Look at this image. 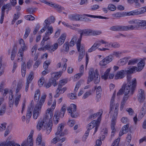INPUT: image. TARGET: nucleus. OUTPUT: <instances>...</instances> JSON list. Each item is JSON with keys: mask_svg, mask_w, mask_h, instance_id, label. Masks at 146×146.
Instances as JSON below:
<instances>
[{"mask_svg": "<svg viewBox=\"0 0 146 146\" xmlns=\"http://www.w3.org/2000/svg\"><path fill=\"white\" fill-rule=\"evenodd\" d=\"M127 74L128 82L127 84H124L122 88H124L123 93L125 95L129 94V95H131L133 93L136 89L137 82L135 78H134L130 81L131 78V74Z\"/></svg>", "mask_w": 146, "mask_h": 146, "instance_id": "obj_1", "label": "nucleus"}, {"mask_svg": "<svg viewBox=\"0 0 146 146\" xmlns=\"http://www.w3.org/2000/svg\"><path fill=\"white\" fill-rule=\"evenodd\" d=\"M55 101H54L51 107L46 110L43 119L38 121L36 125V129L38 130H40L45 125L47 124L48 122L51 119L53 115L52 111L55 108Z\"/></svg>", "mask_w": 146, "mask_h": 146, "instance_id": "obj_2", "label": "nucleus"}, {"mask_svg": "<svg viewBox=\"0 0 146 146\" xmlns=\"http://www.w3.org/2000/svg\"><path fill=\"white\" fill-rule=\"evenodd\" d=\"M145 65V63L142 60L138 63L137 67L133 66L128 67L125 70H120L117 73H133L136 72H139L143 69Z\"/></svg>", "mask_w": 146, "mask_h": 146, "instance_id": "obj_3", "label": "nucleus"}, {"mask_svg": "<svg viewBox=\"0 0 146 146\" xmlns=\"http://www.w3.org/2000/svg\"><path fill=\"white\" fill-rule=\"evenodd\" d=\"M34 133L33 131H31L30 134L28 137L27 140L24 141L21 144V146H31L33 145V136ZM10 146H21L18 143H15L14 141H10Z\"/></svg>", "mask_w": 146, "mask_h": 146, "instance_id": "obj_4", "label": "nucleus"}, {"mask_svg": "<svg viewBox=\"0 0 146 146\" xmlns=\"http://www.w3.org/2000/svg\"><path fill=\"white\" fill-rule=\"evenodd\" d=\"M141 20L139 19H132L128 22L129 24L131 25L125 26L127 31L138 29L141 28Z\"/></svg>", "mask_w": 146, "mask_h": 146, "instance_id": "obj_5", "label": "nucleus"}, {"mask_svg": "<svg viewBox=\"0 0 146 146\" xmlns=\"http://www.w3.org/2000/svg\"><path fill=\"white\" fill-rule=\"evenodd\" d=\"M19 44L20 45L21 48L19 49L17 55L19 57H21L20 58H18V60L22 61L23 60V56L24 52L27 50L28 49V47L26 45L24 40L22 39H20L19 41Z\"/></svg>", "mask_w": 146, "mask_h": 146, "instance_id": "obj_6", "label": "nucleus"}, {"mask_svg": "<svg viewBox=\"0 0 146 146\" xmlns=\"http://www.w3.org/2000/svg\"><path fill=\"white\" fill-rule=\"evenodd\" d=\"M79 33L80 34V38H79L76 42L78 50L80 49V46L81 42L83 35L88 36L91 35L92 30L90 29H85L83 30L79 29L78 31Z\"/></svg>", "mask_w": 146, "mask_h": 146, "instance_id": "obj_7", "label": "nucleus"}, {"mask_svg": "<svg viewBox=\"0 0 146 146\" xmlns=\"http://www.w3.org/2000/svg\"><path fill=\"white\" fill-rule=\"evenodd\" d=\"M115 96V94L114 92L111 99L110 104V111L111 112V111L113 110H114V115L117 116L118 113V108L119 106V104L118 103H114V99Z\"/></svg>", "mask_w": 146, "mask_h": 146, "instance_id": "obj_8", "label": "nucleus"}, {"mask_svg": "<svg viewBox=\"0 0 146 146\" xmlns=\"http://www.w3.org/2000/svg\"><path fill=\"white\" fill-rule=\"evenodd\" d=\"M46 95H43L41 97L40 100L35 106L33 111L40 113L41 110L46 98Z\"/></svg>", "mask_w": 146, "mask_h": 146, "instance_id": "obj_9", "label": "nucleus"}, {"mask_svg": "<svg viewBox=\"0 0 146 146\" xmlns=\"http://www.w3.org/2000/svg\"><path fill=\"white\" fill-rule=\"evenodd\" d=\"M114 75L113 74H102L101 78L102 79L106 80L107 79H112L115 76V79H121L125 76L124 74H115Z\"/></svg>", "mask_w": 146, "mask_h": 146, "instance_id": "obj_10", "label": "nucleus"}, {"mask_svg": "<svg viewBox=\"0 0 146 146\" xmlns=\"http://www.w3.org/2000/svg\"><path fill=\"white\" fill-rule=\"evenodd\" d=\"M100 124L99 119H98V121H93L89 124L87 127V130L88 132H89L90 130L92 129H93L94 127V129H93L94 130V135L96 132L97 130L98 127L99 126Z\"/></svg>", "mask_w": 146, "mask_h": 146, "instance_id": "obj_11", "label": "nucleus"}, {"mask_svg": "<svg viewBox=\"0 0 146 146\" xmlns=\"http://www.w3.org/2000/svg\"><path fill=\"white\" fill-rule=\"evenodd\" d=\"M93 80H94V83L97 84L100 82V77L98 74H90L88 78V82H90Z\"/></svg>", "mask_w": 146, "mask_h": 146, "instance_id": "obj_12", "label": "nucleus"}, {"mask_svg": "<svg viewBox=\"0 0 146 146\" xmlns=\"http://www.w3.org/2000/svg\"><path fill=\"white\" fill-rule=\"evenodd\" d=\"M113 59V56L112 55H109L105 57L103 59L100 61L99 64L101 66H105L107 64L111 62Z\"/></svg>", "mask_w": 146, "mask_h": 146, "instance_id": "obj_13", "label": "nucleus"}, {"mask_svg": "<svg viewBox=\"0 0 146 146\" xmlns=\"http://www.w3.org/2000/svg\"><path fill=\"white\" fill-rule=\"evenodd\" d=\"M77 106L74 104H71L68 108L67 111L70 114L72 117H75L76 116L75 112L76 110Z\"/></svg>", "mask_w": 146, "mask_h": 146, "instance_id": "obj_14", "label": "nucleus"}, {"mask_svg": "<svg viewBox=\"0 0 146 146\" xmlns=\"http://www.w3.org/2000/svg\"><path fill=\"white\" fill-rule=\"evenodd\" d=\"M110 30L114 31H126V26L122 25L113 26L111 27Z\"/></svg>", "mask_w": 146, "mask_h": 146, "instance_id": "obj_15", "label": "nucleus"}, {"mask_svg": "<svg viewBox=\"0 0 146 146\" xmlns=\"http://www.w3.org/2000/svg\"><path fill=\"white\" fill-rule=\"evenodd\" d=\"M137 96L138 101L139 102L142 103L144 101L145 96L143 90L140 89L139 90Z\"/></svg>", "mask_w": 146, "mask_h": 146, "instance_id": "obj_16", "label": "nucleus"}, {"mask_svg": "<svg viewBox=\"0 0 146 146\" xmlns=\"http://www.w3.org/2000/svg\"><path fill=\"white\" fill-rule=\"evenodd\" d=\"M46 31L45 36L46 39H50L49 36L53 32V28L52 26H49V25L46 27Z\"/></svg>", "mask_w": 146, "mask_h": 146, "instance_id": "obj_17", "label": "nucleus"}, {"mask_svg": "<svg viewBox=\"0 0 146 146\" xmlns=\"http://www.w3.org/2000/svg\"><path fill=\"white\" fill-rule=\"evenodd\" d=\"M61 76V74H52L51 78L50 79L54 83V86H55L58 85L56 80Z\"/></svg>", "mask_w": 146, "mask_h": 146, "instance_id": "obj_18", "label": "nucleus"}, {"mask_svg": "<svg viewBox=\"0 0 146 146\" xmlns=\"http://www.w3.org/2000/svg\"><path fill=\"white\" fill-rule=\"evenodd\" d=\"M117 119V116L113 115L111 119V129L112 130L111 136L114 135V132L115 131V126L116 124V121Z\"/></svg>", "mask_w": 146, "mask_h": 146, "instance_id": "obj_19", "label": "nucleus"}, {"mask_svg": "<svg viewBox=\"0 0 146 146\" xmlns=\"http://www.w3.org/2000/svg\"><path fill=\"white\" fill-rule=\"evenodd\" d=\"M66 88L64 87L62 88V86L60 85H58V87L56 90V94L54 96V97H58L60 94L63 93L66 90Z\"/></svg>", "mask_w": 146, "mask_h": 146, "instance_id": "obj_20", "label": "nucleus"}, {"mask_svg": "<svg viewBox=\"0 0 146 146\" xmlns=\"http://www.w3.org/2000/svg\"><path fill=\"white\" fill-rule=\"evenodd\" d=\"M61 113L58 111H56L54 114L53 119L54 123L56 124L59 121L60 117H61V115H60Z\"/></svg>", "mask_w": 146, "mask_h": 146, "instance_id": "obj_21", "label": "nucleus"}, {"mask_svg": "<svg viewBox=\"0 0 146 146\" xmlns=\"http://www.w3.org/2000/svg\"><path fill=\"white\" fill-rule=\"evenodd\" d=\"M66 35L65 34L61 35L57 40L56 43L58 44V46H60L63 44L66 39Z\"/></svg>", "mask_w": 146, "mask_h": 146, "instance_id": "obj_22", "label": "nucleus"}, {"mask_svg": "<svg viewBox=\"0 0 146 146\" xmlns=\"http://www.w3.org/2000/svg\"><path fill=\"white\" fill-rule=\"evenodd\" d=\"M41 2L46 4L51 7H54L56 9L58 7H60L59 5L57 4H55L51 2H48L47 1H44V0H40Z\"/></svg>", "mask_w": 146, "mask_h": 146, "instance_id": "obj_23", "label": "nucleus"}, {"mask_svg": "<svg viewBox=\"0 0 146 146\" xmlns=\"http://www.w3.org/2000/svg\"><path fill=\"white\" fill-rule=\"evenodd\" d=\"M23 85V82L21 80H20L18 83L17 85L15 88V94H20L19 93L20 90L21 89Z\"/></svg>", "mask_w": 146, "mask_h": 146, "instance_id": "obj_24", "label": "nucleus"}, {"mask_svg": "<svg viewBox=\"0 0 146 146\" xmlns=\"http://www.w3.org/2000/svg\"><path fill=\"white\" fill-rule=\"evenodd\" d=\"M146 113V102H145L141 109L139 117L141 118L144 116Z\"/></svg>", "mask_w": 146, "mask_h": 146, "instance_id": "obj_25", "label": "nucleus"}, {"mask_svg": "<svg viewBox=\"0 0 146 146\" xmlns=\"http://www.w3.org/2000/svg\"><path fill=\"white\" fill-rule=\"evenodd\" d=\"M82 17V15L78 14L71 15L69 16L70 19L74 21H79Z\"/></svg>", "mask_w": 146, "mask_h": 146, "instance_id": "obj_26", "label": "nucleus"}, {"mask_svg": "<svg viewBox=\"0 0 146 146\" xmlns=\"http://www.w3.org/2000/svg\"><path fill=\"white\" fill-rule=\"evenodd\" d=\"M64 127V125L63 123H61L59 125L57 131L55 133L56 135H59L60 136H61L62 135V132Z\"/></svg>", "mask_w": 146, "mask_h": 146, "instance_id": "obj_27", "label": "nucleus"}, {"mask_svg": "<svg viewBox=\"0 0 146 146\" xmlns=\"http://www.w3.org/2000/svg\"><path fill=\"white\" fill-rule=\"evenodd\" d=\"M112 16L114 17V19H117L118 18L125 17L126 15V12H117L116 13H113L112 14Z\"/></svg>", "mask_w": 146, "mask_h": 146, "instance_id": "obj_28", "label": "nucleus"}, {"mask_svg": "<svg viewBox=\"0 0 146 146\" xmlns=\"http://www.w3.org/2000/svg\"><path fill=\"white\" fill-rule=\"evenodd\" d=\"M77 47L78 51L79 52V54L78 57V61L80 62L82 59L85 55V51L84 49H82V50H81L80 49H80L78 50L77 46Z\"/></svg>", "mask_w": 146, "mask_h": 146, "instance_id": "obj_29", "label": "nucleus"}, {"mask_svg": "<svg viewBox=\"0 0 146 146\" xmlns=\"http://www.w3.org/2000/svg\"><path fill=\"white\" fill-rule=\"evenodd\" d=\"M11 8V5L9 4H7L4 5L1 8V12L3 13H5V10L7 9L6 12L8 13L9 11L10 10Z\"/></svg>", "mask_w": 146, "mask_h": 146, "instance_id": "obj_30", "label": "nucleus"}, {"mask_svg": "<svg viewBox=\"0 0 146 146\" xmlns=\"http://www.w3.org/2000/svg\"><path fill=\"white\" fill-rule=\"evenodd\" d=\"M47 126L46 127V133L47 134H49L51 131L52 126V123L51 119L48 122L47 124Z\"/></svg>", "mask_w": 146, "mask_h": 146, "instance_id": "obj_31", "label": "nucleus"}, {"mask_svg": "<svg viewBox=\"0 0 146 146\" xmlns=\"http://www.w3.org/2000/svg\"><path fill=\"white\" fill-rule=\"evenodd\" d=\"M50 24V21H48L47 19H46L44 21V23H43L44 27L40 30V33H41L45 31L46 27L49 25Z\"/></svg>", "mask_w": 146, "mask_h": 146, "instance_id": "obj_32", "label": "nucleus"}, {"mask_svg": "<svg viewBox=\"0 0 146 146\" xmlns=\"http://www.w3.org/2000/svg\"><path fill=\"white\" fill-rule=\"evenodd\" d=\"M40 92L39 89L37 90L35 92L34 96V100L35 101L37 102L40 98Z\"/></svg>", "mask_w": 146, "mask_h": 146, "instance_id": "obj_33", "label": "nucleus"}, {"mask_svg": "<svg viewBox=\"0 0 146 146\" xmlns=\"http://www.w3.org/2000/svg\"><path fill=\"white\" fill-rule=\"evenodd\" d=\"M21 96V94H15L14 104L16 106H17L19 102Z\"/></svg>", "mask_w": 146, "mask_h": 146, "instance_id": "obj_34", "label": "nucleus"}, {"mask_svg": "<svg viewBox=\"0 0 146 146\" xmlns=\"http://www.w3.org/2000/svg\"><path fill=\"white\" fill-rule=\"evenodd\" d=\"M128 98V97L127 96H124L121 101V106L120 107V110L121 111L123 110L126 101L127 100Z\"/></svg>", "mask_w": 146, "mask_h": 146, "instance_id": "obj_35", "label": "nucleus"}, {"mask_svg": "<svg viewBox=\"0 0 146 146\" xmlns=\"http://www.w3.org/2000/svg\"><path fill=\"white\" fill-rule=\"evenodd\" d=\"M140 61L138 58L132 59L129 60L128 65H134Z\"/></svg>", "mask_w": 146, "mask_h": 146, "instance_id": "obj_36", "label": "nucleus"}, {"mask_svg": "<svg viewBox=\"0 0 146 146\" xmlns=\"http://www.w3.org/2000/svg\"><path fill=\"white\" fill-rule=\"evenodd\" d=\"M84 16H86L88 17H91V18H98L101 19H108V18L107 17H103L101 16H96L94 15H88L87 14H84Z\"/></svg>", "mask_w": 146, "mask_h": 146, "instance_id": "obj_37", "label": "nucleus"}, {"mask_svg": "<svg viewBox=\"0 0 146 146\" xmlns=\"http://www.w3.org/2000/svg\"><path fill=\"white\" fill-rule=\"evenodd\" d=\"M102 112H100L98 113H96L90 116L89 117V118H95L96 117H98V119H99L100 121H101L100 119V117L101 116V115H102Z\"/></svg>", "mask_w": 146, "mask_h": 146, "instance_id": "obj_38", "label": "nucleus"}, {"mask_svg": "<svg viewBox=\"0 0 146 146\" xmlns=\"http://www.w3.org/2000/svg\"><path fill=\"white\" fill-rule=\"evenodd\" d=\"M31 115V111L30 110H28L26 115V122L27 123H28L29 122Z\"/></svg>", "mask_w": 146, "mask_h": 146, "instance_id": "obj_39", "label": "nucleus"}, {"mask_svg": "<svg viewBox=\"0 0 146 146\" xmlns=\"http://www.w3.org/2000/svg\"><path fill=\"white\" fill-rule=\"evenodd\" d=\"M139 15L138 12V11L137 10H135L133 11H132L129 12H126V15L127 16H131V15Z\"/></svg>", "mask_w": 146, "mask_h": 146, "instance_id": "obj_40", "label": "nucleus"}, {"mask_svg": "<svg viewBox=\"0 0 146 146\" xmlns=\"http://www.w3.org/2000/svg\"><path fill=\"white\" fill-rule=\"evenodd\" d=\"M31 31V29L29 27H27L25 29V32L23 36V38L26 39L28 36Z\"/></svg>", "mask_w": 146, "mask_h": 146, "instance_id": "obj_41", "label": "nucleus"}, {"mask_svg": "<svg viewBox=\"0 0 146 146\" xmlns=\"http://www.w3.org/2000/svg\"><path fill=\"white\" fill-rule=\"evenodd\" d=\"M58 44L56 43L50 46V52H52L56 50L58 48Z\"/></svg>", "mask_w": 146, "mask_h": 146, "instance_id": "obj_42", "label": "nucleus"}, {"mask_svg": "<svg viewBox=\"0 0 146 146\" xmlns=\"http://www.w3.org/2000/svg\"><path fill=\"white\" fill-rule=\"evenodd\" d=\"M128 61L127 58H123L120 59L118 63L120 65H123L125 64Z\"/></svg>", "mask_w": 146, "mask_h": 146, "instance_id": "obj_43", "label": "nucleus"}, {"mask_svg": "<svg viewBox=\"0 0 146 146\" xmlns=\"http://www.w3.org/2000/svg\"><path fill=\"white\" fill-rule=\"evenodd\" d=\"M104 43H105V41L102 39H101L100 40H96L94 44L98 48L99 46L101 45L102 44H104Z\"/></svg>", "mask_w": 146, "mask_h": 146, "instance_id": "obj_44", "label": "nucleus"}, {"mask_svg": "<svg viewBox=\"0 0 146 146\" xmlns=\"http://www.w3.org/2000/svg\"><path fill=\"white\" fill-rule=\"evenodd\" d=\"M52 84L54 86V83L52 80L50 79L49 81L47 83L45 84L44 86L46 88H48L50 87Z\"/></svg>", "mask_w": 146, "mask_h": 146, "instance_id": "obj_45", "label": "nucleus"}, {"mask_svg": "<svg viewBox=\"0 0 146 146\" xmlns=\"http://www.w3.org/2000/svg\"><path fill=\"white\" fill-rule=\"evenodd\" d=\"M92 91L91 90H89L87 92L84 94L82 98L83 99H85L87 98L90 96L92 95Z\"/></svg>", "mask_w": 146, "mask_h": 146, "instance_id": "obj_46", "label": "nucleus"}, {"mask_svg": "<svg viewBox=\"0 0 146 146\" xmlns=\"http://www.w3.org/2000/svg\"><path fill=\"white\" fill-rule=\"evenodd\" d=\"M33 63V60H29L27 62L26 65L27 68L28 69H30L32 67Z\"/></svg>", "mask_w": 146, "mask_h": 146, "instance_id": "obj_47", "label": "nucleus"}, {"mask_svg": "<svg viewBox=\"0 0 146 146\" xmlns=\"http://www.w3.org/2000/svg\"><path fill=\"white\" fill-rule=\"evenodd\" d=\"M42 136L41 134H39L38 135L36 140V144L38 145H40L42 141Z\"/></svg>", "mask_w": 146, "mask_h": 146, "instance_id": "obj_48", "label": "nucleus"}, {"mask_svg": "<svg viewBox=\"0 0 146 146\" xmlns=\"http://www.w3.org/2000/svg\"><path fill=\"white\" fill-rule=\"evenodd\" d=\"M45 81L43 77L41 78L38 82V84L40 87L42 86Z\"/></svg>", "mask_w": 146, "mask_h": 146, "instance_id": "obj_49", "label": "nucleus"}, {"mask_svg": "<svg viewBox=\"0 0 146 146\" xmlns=\"http://www.w3.org/2000/svg\"><path fill=\"white\" fill-rule=\"evenodd\" d=\"M60 143V138L58 135L53 138L51 141V143L53 144H55L57 143Z\"/></svg>", "mask_w": 146, "mask_h": 146, "instance_id": "obj_50", "label": "nucleus"}, {"mask_svg": "<svg viewBox=\"0 0 146 146\" xmlns=\"http://www.w3.org/2000/svg\"><path fill=\"white\" fill-rule=\"evenodd\" d=\"M62 60L63 61V62L64 63V64L63 66V68L62 69V72H64L65 70H66V67H67V64L66 63V62L67 61V60L66 58H62Z\"/></svg>", "mask_w": 146, "mask_h": 146, "instance_id": "obj_51", "label": "nucleus"}, {"mask_svg": "<svg viewBox=\"0 0 146 146\" xmlns=\"http://www.w3.org/2000/svg\"><path fill=\"white\" fill-rule=\"evenodd\" d=\"M26 65L25 62H23L21 64L22 73H26Z\"/></svg>", "mask_w": 146, "mask_h": 146, "instance_id": "obj_52", "label": "nucleus"}, {"mask_svg": "<svg viewBox=\"0 0 146 146\" xmlns=\"http://www.w3.org/2000/svg\"><path fill=\"white\" fill-rule=\"evenodd\" d=\"M34 76L33 74H30L28 76L27 82L30 83L33 79Z\"/></svg>", "mask_w": 146, "mask_h": 146, "instance_id": "obj_53", "label": "nucleus"}, {"mask_svg": "<svg viewBox=\"0 0 146 146\" xmlns=\"http://www.w3.org/2000/svg\"><path fill=\"white\" fill-rule=\"evenodd\" d=\"M6 110V106L5 105H3L0 110V115H2L3 114L5 111Z\"/></svg>", "mask_w": 146, "mask_h": 146, "instance_id": "obj_54", "label": "nucleus"}, {"mask_svg": "<svg viewBox=\"0 0 146 146\" xmlns=\"http://www.w3.org/2000/svg\"><path fill=\"white\" fill-rule=\"evenodd\" d=\"M77 38L76 36H74L72 39L71 41H70L69 45L70 46H73L75 44V42L77 40Z\"/></svg>", "mask_w": 146, "mask_h": 146, "instance_id": "obj_55", "label": "nucleus"}, {"mask_svg": "<svg viewBox=\"0 0 146 146\" xmlns=\"http://www.w3.org/2000/svg\"><path fill=\"white\" fill-rule=\"evenodd\" d=\"M139 14H142L146 12V6L142 7L137 9Z\"/></svg>", "mask_w": 146, "mask_h": 146, "instance_id": "obj_56", "label": "nucleus"}, {"mask_svg": "<svg viewBox=\"0 0 146 146\" xmlns=\"http://www.w3.org/2000/svg\"><path fill=\"white\" fill-rule=\"evenodd\" d=\"M41 63V61L39 60L36 61L33 66V68L34 70H36Z\"/></svg>", "mask_w": 146, "mask_h": 146, "instance_id": "obj_57", "label": "nucleus"}, {"mask_svg": "<svg viewBox=\"0 0 146 146\" xmlns=\"http://www.w3.org/2000/svg\"><path fill=\"white\" fill-rule=\"evenodd\" d=\"M126 111L130 115H132L135 113L133 110L131 108H127Z\"/></svg>", "mask_w": 146, "mask_h": 146, "instance_id": "obj_58", "label": "nucleus"}, {"mask_svg": "<svg viewBox=\"0 0 146 146\" xmlns=\"http://www.w3.org/2000/svg\"><path fill=\"white\" fill-rule=\"evenodd\" d=\"M97 48H98L96 46L95 44H94L88 50V52H91L94 51Z\"/></svg>", "mask_w": 146, "mask_h": 146, "instance_id": "obj_59", "label": "nucleus"}, {"mask_svg": "<svg viewBox=\"0 0 146 146\" xmlns=\"http://www.w3.org/2000/svg\"><path fill=\"white\" fill-rule=\"evenodd\" d=\"M37 45L36 44L35 45L32 47L31 51L32 55L34 54H35L36 50H37Z\"/></svg>", "mask_w": 146, "mask_h": 146, "instance_id": "obj_60", "label": "nucleus"}, {"mask_svg": "<svg viewBox=\"0 0 146 146\" xmlns=\"http://www.w3.org/2000/svg\"><path fill=\"white\" fill-rule=\"evenodd\" d=\"M108 9L110 10L113 11L116 9V7L114 5L110 4L108 6Z\"/></svg>", "mask_w": 146, "mask_h": 146, "instance_id": "obj_61", "label": "nucleus"}, {"mask_svg": "<svg viewBox=\"0 0 146 146\" xmlns=\"http://www.w3.org/2000/svg\"><path fill=\"white\" fill-rule=\"evenodd\" d=\"M66 107L64 105L61 109V112H60V113H61L60 115H61V118L63 117H64V113L66 110Z\"/></svg>", "mask_w": 146, "mask_h": 146, "instance_id": "obj_62", "label": "nucleus"}, {"mask_svg": "<svg viewBox=\"0 0 146 146\" xmlns=\"http://www.w3.org/2000/svg\"><path fill=\"white\" fill-rule=\"evenodd\" d=\"M120 140V138H118L116 139L113 143L111 146H118V144Z\"/></svg>", "mask_w": 146, "mask_h": 146, "instance_id": "obj_63", "label": "nucleus"}, {"mask_svg": "<svg viewBox=\"0 0 146 146\" xmlns=\"http://www.w3.org/2000/svg\"><path fill=\"white\" fill-rule=\"evenodd\" d=\"M0 146H10V141L2 142L0 143Z\"/></svg>", "mask_w": 146, "mask_h": 146, "instance_id": "obj_64", "label": "nucleus"}]
</instances>
